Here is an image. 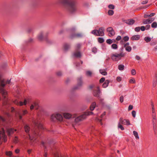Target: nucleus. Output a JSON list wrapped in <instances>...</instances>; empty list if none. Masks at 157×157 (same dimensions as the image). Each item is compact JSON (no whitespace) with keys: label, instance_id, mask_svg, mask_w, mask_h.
I'll use <instances>...</instances> for the list:
<instances>
[{"label":"nucleus","instance_id":"f257e3e1","mask_svg":"<svg viewBox=\"0 0 157 157\" xmlns=\"http://www.w3.org/2000/svg\"><path fill=\"white\" fill-rule=\"evenodd\" d=\"M0 124H2L6 129L8 135L13 134L16 131L10 128L9 120L7 119H5L2 116H0ZM3 141L6 142L7 141V136L5 133V130L3 127H0V144L2 143Z\"/></svg>","mask_w":157,"mask_h":157},{"label":"nucleus","instance_id":"f03ea898","mask_svg":"<svg viewBox=\"0 0 157 157\" xmlns=\"http://www.w3.org/2000/svg\"><path fill=\"white\" fill-rule=\"evenodd\" d=\"M59 3L70 13L74 14L78 10L77 0H61Z\"/></svg>","mask_w":157,"mask_h":157},{"label":"nucleus","instance_id":"7ed1b4c3","mask_svg":"<svg viewBox=\"0 0 157 157\" xmlns=\"http://www.w3.org/2000/svg\"><path fill=\"white\" fill-rule=\"evenodd\" d=\"M10 79L6 82L5 79L0 78V92L2 94L4 101L6 102H7L8 100L7 98V92L4 90V88L6 84L10 83Z\"/></svg>","mask_w":157,"mask_h":157},{"label":"nucleus","instance_id":"20e7f679","mask_svg":"<svg viewBox=\"0 0 157 157\" xmlns=\"http://www.w3.org/2000/svg\"><path fill=\"white\" fill-rule=\"evenodd\" d=\"M125 55V53L123 52H121L119 53H115L111 55V58L113 61L117 62L121 60L122 57H124Z\"/></svg>","mask_w":157,"mask_h":157},{"label":"nucleus","instance_id":"39448f33","mask_svg":"<svg viewBox=\"0 0 157 157\" xmlns=\"http://www.w3.org/2000/svg\"><path fill=\"white\" fill-rule=\"evenodd\" d=\"M39 135V130H36L32 131V133L31 135L28 134L27 136L25 137V138L29 139L32 141H36V137Z\"/></svg>","mask_w":157,"mask_h":157},{"label":"nucleus","instance_id":"423d86ee","mask_svg":"<svg viewBox=\"0 0 157 157\" xmlns=\"http://www.w3.org/2000/svg\"><path fill=\"white\" fill-rule=\"evenodd\" d=\"M93 114V113L92 112H86L84 113L83 114L75 118V122H77L85 119L87 116L92 115Z\"/></svg>","mask_w":157,"mask_h":157},{"label":"nucleus","instance_id":"0eeeda50","mask_svg":"<svg viewBox=\"0 0 157 157\" xmlns=\"http://www.w3.org/2000/svg\"><path fill=\"white\" fill-rule=\"evenodd\" d=\"M51 119L53 121H55L56 120L59 121L62 120L63 117L60 114L56 113L52 114L51 116Z\"/></svg>","mask_w":157,"mask_h":157},{"label":"nucleus","instance_id":"6e6552de","mask_svg":"<svg viewBox=\"0 0 157 157\" xmlns=\"http://www.w3.org/2000/svg\"><path fill=\"white\" fill-rule=\"evenodd\" d=\"M33 122L34 124L38 128V129H44V127L40 123L39 119H35L33 120Z\"/></svg>","mask_w":157,"mask_h":157},{"label":"nucleus","instance_id":"1a4fd4ad","mask_svg":"<svg viewBox=\"0 0 157 157\" xmlns=\"http://www.w3.org/2000/svg\"><path fill=\"white\" fill-rule=\"evenodd\" d=\"M156 117H152V122L153 125V129L155 134H156Z\"/></svg>","mask_w":157,"mask_h":157},{"label":"nucleus","instance_id":"9d476101","mask_svg":"<svg viewBox=\"0 0 157 157\" xmlns=\"http://www.w3.org/2000/svg\"><path fill=\"white\" fill-rule=\"evenodd\" d=\"M106 31L109 33L108 35L110 37L112 36L115 35V32L111 27L108 28L106 29Z\"/></svg>","mask_w":157,"mask_h":157},{"label":"nucleus","instance_id":"9b49d317","mask_svg":"<svg viewBox=\"0 0 157 157\" xmlns=\"http://www.w3.org/2000/svg\"><path fill=\"white\" fill-rule=\"evenodd\" d=\"M155 19L154 18H150L148 19H144L143 23L144 24H147L151 23Z\"/></svg>","mask_w":157,"mask_h":157},{"label":"nucleus","instance_id":"f8f14e48","mask_svg":"<svg viewBox=\"0 0 157 157\" xmlns=\"http://www.w3.org/2000/svg\"><path fill=\"white\" fill-rule=\"evenodd\" d=\"M151 116L152 117H156V113L155 112L154 105L153 103L151 101Z\"/></svg>","mask_w":157,"mask_h":157},{"label":"nucleus","instance_id":"ddd939ff","mask_svg":"<svg viewBox=\"0 0 157 157\" xmlns=\"http://www.w3.org/2000/svg\"><path fill=\"white\" fill-rule=\"evenodd\" d=\"M101 93V92L99 87H97L96 89L94 90L93 92V94L94 96L97 97L99 96Z\"/></svg>","mask_w":157,"mask_h":157},{"label":"nucleus","instance_id":"4468645a","mask_svg":"<svg viewBox=\"0 0 157 157\" xmlns=\"http://www.w3.org/2000/svg\"><path fill=\"white\" fill-rule=\"evenodd\" d=\"M104 28L103 27L99 28L98 31V36H103L104 35Z\"/></svg>","mask_w":157,"mask_h":157},{"label":"nucleus","instance_id":"2eb2a0df","mask_svg":"<svg viewBox=\"0 0 157 157\" xmlns=\"http://www.w3.org/2000/svg\"><path fill=\"white\" fill-rule=\"evenodd\" d=\"M119 122L121 124H124L126 125H129L130 124V122L128 120L126 119L123 120V119L121 118H120Z\"/></svg>","mask_w":157,"mask_h":157},{"label":"nucleus","instance_id":"dca6fc26","mask_svg":"<svg viewBox=\"0 0 157 157\" xmlns=\"http://www.w3.org/2000/svg\"><path fill=\"white\" fill-rule=\"evenodd\" d=\"M14 103L17 105L21 106L24 105H26L27 103V101L26 99H25V100L24 102H22L21 101L19 102L17 100H16L14 101Z\"/></svg>","mask_w":157,"mask_h":157},{"label":"nucleus","instance_id":"f3484780","mask_svg":"<svg viewBox=\"0 0 157 157\" xmlns=\"http://www.w3.org/2000/svg\"><path fill=\"white\" fill-rule=\"evenodd\" d=\"M83 83L82 81V78L79 77L78 79V84L77 87H75V89L78 88L80 86H81L82 85Z\"/></svg>","mask_w":157,"mask_h":157},{"label":"nucleus","instance_id":"a211bd4d","mask_svg":"<svg viewBox=\"0 0 157 157\" xmlns=\"http://www.w3.org/2000/svg\"><path fill=\"white\" fill-rule=\"evenodd\" d=\"M83 35L82 33H79L77 34H73L70 36V37L71 38H80L82 37Z\"/></svg>","mask_w":157,"mask_h":157},{"label":"nucleus","instance_id":"6ab92c4d","mask_svg":"<svg viewBox=\"0 0 157 157\" xmlns=\"http://www.w3.org/2000/svg\"><path fill=\"white\" fill-rule=\"evenodd\" d=\"M124 21L126 24L130 25H132L135 22V20L132 19L125 20Z\"/></svg>","mask_w":157,"mask_h":157},{"label":"nucleus","instance_id":"aec40b11","mask_svg":"<svg viewBox=\"0 0 157 157\" xmlns=\"http://www.w3.org/2000/svg\"><path fill=\"white\" fill-rule=\"evenodd\" d=\"M28 113L27 111L26 110H22V112H19L18 113L19 117L20 120H21L22 118L21 115H24Z\"/></svg>","mask_w":157,"mask_h":157},{"label":"nucleus","instance_id":"412c9836","mask_svg":"<svg viewBox=\"0 0 157 157\" xmlns=\"http://www.w3.org/2000/svg\"><path fill=\"white\" fill-rule=\"evenodd\" d=\"M140 38V36L139 35H135L132 36L131 38L132 40H138Z\"/></svg>","mask_w":157,"mask_h":157},{"label":"nucleus","instance_id":"4be33fe9","mask_svg":"<svg viewBox=\"0 0 157 157\" xmlns=\"http://www.w3.org/2000/svg\"><path fill=\"white\" fill-rule=\"evenodd\" d=\"M109 82L110 81L109 80H105L102 85V87L104 88L107 87L108 86Z\"/></svg>","mask_w":157,"mask_h":157},{"label":"nucleus","instance_id":"5701e85b","mask_svg":"<svg viewBox=\"0 0 157 157\" xmlns=\"http://www.w3.org/2000/svg\"><path fill=\"white\" fill-rule=\"evenodd\" d=\"M63 116L64 118L68 119L73 117L72 116L71 114L67 113H64L63 114Z\"/></svg>","mask_w":157,"mask_h":157},{"label":"nucleus","instance_id":"b1692460","mask_svg":"<svg viewBox=\"0 0 157 157\" xmlns=\"http://www.w3.org/2000/svg\"><path fill=\"white\" fill-rule=\"evenodd\" d=\"M73 56L75 57H80L81 56V54L80 52L75 51L73 53Z\"/></svg>","mask_w":157,"mask_h":157},{"label":"nucleus","instance_id":"393cba45","mask_svg":"<svg viewBox=\"0 0 157 157\" xmlns=\"http://www.w3.org/2000/svg\"><path fill=\"white\" fill-rule=\"evenodd\" d=\"M38 104L36 103H34L33 104L31 105L30 109L31 110H32L34 108H35L36 109H38Z\"/></svg>","mask_w":157,"mask_h":157},{"label":"nucleus","instance_id":"a878e982","mask_svg":"<svg viewBox=\"0 0 157 157\" xmlns=\"http://www.w3.org/2000/svg\"><path fill=\"white\" fill-rule=\"evenodd\" d=\"M37 38L38 39L40 40H42L43 39V34L42 32H40L38 35Z\"/></svg>","mask_w":157,"mask_h":157},{"label":"nucleus","instance_id":"bb28decb","mask_svg":"<svg viewBox=\"0 0 157 157\" xmlns=\"http://www.w3.org/2000/svg\"><path fill=\"white\" fill-rule=\"evenodd\" d=\"M96 103L95 102H94L92 103L90 107V109L91 111L94 110L96 107Z\"/></svg>","mask_w":157,"mask_h":157},{"label":"nucleus","instance_id":"cd10ccee","mask_svg":"<svg viewBox=\"0 0 157 157\" xmlns=\"http://www.w3.org/2000/svg\"><path fill=\"white\" fill-rule=\"evenodd\" d=\"M70 46L69 44L66 43L63 45V48L65 51H66L70 48Z\"/></svg>","mask_w":157,"mask_h":157},{"label":"nucleus","instance_id":"c85d7f7f","mask_svg":"<svg viewBox=\"0 0 157 157\" xmlns=\"http://www.w3.org/2000/svg\"><path fill=\"white\" fill-rule=\"evenodd\" d=\"M99 72L101 74L104 75H107V72L104 69L100 70Z\"/></svg>","mask_w":157,"mask_h":157},{"label":"nucleus","instance_id":"c756f323","mask_svg":"<svg viewBox=\"0 0 157 157\" xmlns=\"http://www.w3.org/2000/svg\"><path fill=\"white\" fill-rule=\"evenodd\" d=\"M133 134L134 136L135 137L136 139V140H138L139 139V137L138 136V133L137 132L135 131H134L133 132Z\"/></svg>","mask_w":157,"mask_h":157},{"label":"nucleus","instance_id":"7c9ffc66","mask_svg":"<svg viewBox=\"0 0 157 157\" xmlns=\"http://www.w3.org/2000/svg\"><path fill=\"white\" fill-rule=\"evenodd\" d=\"M91 33L96 36H98V30L94 29L92 30L91 32Z\"/></svg>","mask_w":157,"mask_h":157},{"label":"nucleus","instance_id":"2f4dec72","mask_svg":"<svg viewBox=\"0 0 157 157\" xmlns=\"http://www.w3.org/2000/svg\"><path fill=\"white\" fill-rule=\"evenodd\" d=\"M124 68V66L123 64H119L118 66V69L120 71H123Z\"/></svg>","mask_w":157,"mask_h":157},{"label":"nucleus","instance_id":"473e14b6","mask_svg":"<svg viewBox=\"0 0 157 157\" xmlns=\"http://www.w3.org/2000/svg\"><path fill=\"white\" fill-rule=\"evenodd\" d=\"M151 38L149 36L146 37L144 38V40L147 43H148L151 40Z\"/></svg>","mask_w":157,"mask_h":157},{"label":"nucleus","instance_id":"72a5a7b5","mask_svg":"<svg viewBox=\"0 0 157 157\" xmlns=\"http://www.w3.org/2000/svg\"><path fill=\"white\" fill-rule=\"evenodd\" d=\"M112 49L114 50H116L118 48L117 45L115 44H113L111 46Z\"/></svg>","mask_w":157,"mask_h":157},{"label":"nucleus","instance_id":"f704fd0d","mask_svg":"<svg viewBox=\"0 0 157 157\" xmlns=\"http://www.w3.org/2000/svg\"><path fill=\"white\" fill-rule=\"evenodd\" d=\"M24 128L25 131L26 133H27L28 132H29L30 130V128L28 125H26L25 126Z\"/></svg>","mask_w":157,"mask_h":157},{"label":"nucleus","instance_id":"c9c22d12","mask_svg":"<svg viewBox=\"0 0 157 157\" xmlns=\"http://www.w3.org/2000/svg\"><path fill=\"white\" fill-rule=\"evenodd\" d=\"M6 155L10 157H11L12 155V153L11 151H6Z\"/></svg>","mask_w":157,"mask_h":157},{"label":"nucleus","instance_id":"e433bc0d","mask_svg":"<svg viewBox=\"0 0 157 157\" xmlns=\"http://www.w3.org/2000/svg\"><path fill=\"white\" fill-rule=\"evenodd\" d=\"M151 26L152 28H156L157 27V23L156 22H153L151 25Z\"/></svg>","mask_w":157,"mask_h":157},{"label":"nucleus","instance_id":"4c0bfd02","mask_svg":"<svg viewBox=\"0 0 157 157\" xmlns=\"http://www.w3.org/2000/svg\"><path fill=\"white\" fill-rule=\"evenodd\" d=\"M98 42L100 43H102L104 41V40L103 38L99 37L98 38Z\"/></svg>","mask_w":157,"mask_h":157},{"label":"nucleus","instance_id":"58836bf2","mask_svg":"<svg viewBox=\"0 0 157 157\" xmlns=\"http://www.w3.org/2000/svg\"><path fill=\"white\" fill-rule=\"evenodd\" d=\"M118 128H120L121 130H123L124 129V128L120 123L119 122L118 125Z\"/></svg>","mask_w":157,"mask_h":157},{"label":"nucleus","instance_id":"ea45409f","mask_svg":"<svg viewBox=\"0 0 157 157\" xmlns=\"http://www.w3.org/2000/svg\"><path fill=\"white\" fill-rule=\"evenodd\" d=\"M125 49L126 51L129 52L132 50V48L130 46H127L125 47Z\"/></svg>","mask_w":157,"mask_h":157},{"label":"nucleus","instance_id":"a19ab883","mask_svg":"<svg viewBox=\"0 0 157 157\" xmlns=\"http://www.w3.org/2000/svg\"><path fill=\"white\" fill-rule=\"evenodd\" d=\"M92 73L90 71H87L86 72V75L89 77H91L92 75Z\"/></svg>","mask_w":157,"mask_h":157},{"label":"nucleus","instance_id":"79ce46f5","mask_svg":"<svg viewBox=\"0 0 157 157\" xmlns=\"http://www.w3.org/2000/svg\"><path fill=\"white\" fill-rule=\"evenodd\" d=\"M157 84V81L154 80H153L152 82V86L153 87H155Z\"/></svg>","mask_w":157,"mask_h":157},{"label":"nucleus","instance_id":"37998d69","mask_svg":"<svg viewBox=\"0 0 157 157\" xmlns=\"http://www.w3.org/2000/svg\"><path fill=\"white\" fill-rule=\"evenodd\" d=\"M114 13V11L113 10H109L108 11V14L110 16L112 15Z\"/></svg>","mask_w":157,"mask_h":157},{"label":"nucleus","instance_id":"c03bdc74","mask_svg":"<svg viewBox=\"0 0 157 157\" xmlns=\"http://www.w3.org/2000/svg\"><path fill=\"white\" fill-rule=\"evenodd\" d=\"M106 42L108 44H111L113 43V41L111 39H108L106 40Z\"/></svg>","mask_w":157,"mask_h":157},{"label":"nucleus","instance_id":"a18cd8bd","mask_svg":"<svg viewBox=\"0 0 157 157\" xmlns=\"http://www.w3.org/2000/svg\"><path fill=\"white\" fill-rule=\"evenodd\" d=\"M81 44H78L75 46V48L76 51L79 49L81 47Z\"/></svg>","mask_w":157,"mask_h":157},{"label":"nucleus","instance_id":"49530a36","mask_svg":"<svg viewBox=\"0 0 157 157\" xmlns=\"http://www.w3.org/2000/svg\"><path fill=\"white\" fill-rule=\"evenodd\" d=\"M129 82L131 83H135L136 82V81L135 79L133 78L129 80Z\"/></svg>","mask_w":157,"mask_h":157},{"label":"nucleus","instance_id":"de8ad7c7","mask_svg":"<svg viewBox=\"0 0 157 157\" xmlns=\"http://www.w3.org/2000/svg\"><path fill=\"white\" fill-rule=\"evenodd\" d=\"M13 142L15 143H17L18 141V138L17 136H15L13 140Z\"/></svg>","mask_w":157,"mask_h":157},{"label":"nucleus","instance_id":"09e8293b","mask_svg":"<svg viewBox=\"0 0 157 157\" xmlns=\"http://www.w3.org/2000/svg\"><path fill=\"white\" fill-rule=\"evenodd\" d=\"M123 39L124 41L126 42L128 40L129 38L128 36H125L124 37Z\"/></svg>","mask_w":157,"mask_h":157},{"label":"nucleus","instance_id":"8fccbe9b","mask_svg":"<svg viewBox=\"0 0 157 157\" xmlns=\"http://www.w3.org/2000/svg\"><path fill=\"white\" fill-rule=\"evenodd\" d=\"M108 7L109 8L112 10L114 9L115 8L114 6L112 4L109 5L108 6Z\"/></svg>","mask_w":157,"mask_h":157},{"label":"nucleus","instance_id":"3c124183","mask_svg":"<svg viewBox=\"0 0 157 157\" xmlns=\"http://www.w3.org/2000/svg\"><path fill=\"white\" fill-rule=\"evenodd\" d=\"M132 116L135 118L136 116V112L134 110H133L132 112Z\"/></svg>","mask_w":157,"mask_h":157},{"label":"nucleus","instance_id":"603ef678","mask_svg":"<svg viewBox=\"0 0 157 157\" xmlns=\"http://www.w3.org/2000/svg\"><path fill=\"white\" fill-rule=\"evenodd\" d=\"M140 27H136L135 29V31L136 32H138L140 31Z\"/></svg>","mask_w":157,"mask_h":157},{"label":"nucleus","instance_id":"864d4df0","mask_svg":"<svg viewBox=\"0 0 157 157\" xmlns=\"http://www.w3.org/2000/svg\"><path fill=\"white\" fill-rule=\"evenodd\" d=\"M92 52L94 53H95L97 52V49L95 48H93L92 49Z\"/></svg>","mask_w":157,"mask_h":157},{"label":"nucleus","instance_id":"5fc2aeb1","mask_svg":"<svg viewBox=\"0 0 157 157\" xmlns=\"http://www.w3.org/2000/svg\"><path fill=\"white\" fill-rule=\"evenodd\" d=\"M126 42L123 39H121L120 41V43L121 45H124Z\"/></svg>","mask_w":157,"mask_h":157},{"label":"nucleus","instance_id":"6e6d98bb","mask_svg":"<svg viewBox=\"0 0 157 157\" xmlns=\"http://www.w3.org/2000/svg\"><path fill=\"white\" fill-rule=\"evenodd\" d=\"M131 73L132 75H135L136 74V71L135 69H132L131 71Z\"/></svg>","mask_w":157,"mask_h":157},{"label":"nucleus","instance_id":"4d7b16f0","mask_svg":"<svg viewBox=\"0 0 157 157\" xmlns=\"http://www.w3.org/2000/svg\"><path fill=\"white\" fill-rule=\"evenodd\" d=\"M104 81H105V78L104 77H102L100 80V82L101 83H102Z\"/></svg>","mask_w":157,"mask_h":157},{"label":"nucleus","instance_id":"13d9d810","mask_svg":"<svg viewBox=\"0 0 157 157\" xmlns=\"http://www.w3.org/2000/svg\"><path fill=\"white\" fill-rule=\"evenodd\" d=\"M76 29L75 27H72L71 29H70V32H73L74 31H75L76 30Z\"/></svg>","mask_w":157,"mask_h":157},{"label":"nucleus","instance_id":"bf43d9fd","mask_svg":"<svg viewBox=\"0 0 157 157\" xmlns=\"http://www.w3.org/2000/svg\"><path fill=\"white\" fill-rule=\"evenodd\" d=\"M150 28V25H146V26L145 27V29L146 30H148Z\"/></svg>","mask_w":157,"mask_h":157},{"label":"nucleus","instance_id":"052dcab7","mask_svg":"<svg viewBox=\"0 0 157 157\" xmlns=\"http://www.w3.org/2000/svg\"><path fill=\"white\" fill-rule=\"evenodd\" d=\"M140 29L142 31H144L145 29V27L144 26H141L140 28Z\"/></svg>","mask_w":157,"mask_h":157},{"label":"nucleus","instance_id":"680f3d73","mask_svg":"<svg viewBox=\"0 0 157 157\" xmlns=\"http://www.w3.org/2000/svg\"><path fill=\"white\" fill-rule=\"evenodd\" d=\"M121 37L120 36H118L116 38V40H117L119 41V40H121Z\"/></svg>","mask_w":157,"mask_h":157},{"label":"nucleus","instance_id":"e2e57ef3","mask_svg":"<svg viewBox=\"0 0 157 157\" xmlns=\"http://www.w3.org/2000/svg\"><path fill=\"white\" fill-rule=\"evenodd\" d=\"M116 79L118 82H119L121 80V77L118 76L117 77Z\"/></svg>","mask_w":157,"mask_h":157},{"label":"nucleus","instance_id":"0e129e2a","mask_svg":"<svg viewBox=\"0 0 157 157\" xmlns=\"http://www.w3.org/2000/svg\"><path fill=\"white\" fill-rule=\"evenodd\" d=\"M133 106L132 105H130L128 107V110H131L133 109Z\"/></svg>","mask_w":157,"mask_h":157},{"label":"nucleus","instance_id":"69168bd1","mask_svg":"<svg viewBox=\"0 0 157 157\" xmlns=\"http://www.w3.org/2000/svg\"><path fill=\"white\" fill-rule=\"evenodd\" d=\"M148 2V0H146L144 1H143L141 2V4H147Z\"/></svg>","mask_w":157,"mask_h":157},{"label":"nucleus","instance_id":"338daca9","mask_svg":"<svg viewBox=\"0 0 157 157\" xmlns=\"http://www.w3.org/2000/svg\"><path fill=\"white\" fill-rule=\"evenodd\" d=\"M153 80L157 81V74H155L153 78Z\"/></svg>","mask_w":157,"mask_h":157},{"label":"nucleus","instance_id":"774afa93","mask_svg":"<svg viewBox=\"0 0 157 157\" xmlns=\"http://www.w3.org/2000/svg\"><path fill=\"white\" fill-rule=\"evenodd\" d=\"M120 101L121 102H122L123 101V97L122 96L120 97Z\"/></svg>","mask_w":157,"mask_h":157}]
</instances>
